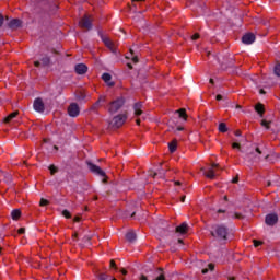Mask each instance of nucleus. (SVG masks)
I'll return each instance as SVG.
<instances>
[{
  "label": "nucleus",
  "mask_w": 280,
  "mask_h": 280,
  "mask_svg": "<svg viewBox=\"0 0 280 280\" xmlns=\"http://www.w3.org/2000/svg\"><path fill=\"white\" fill-rule=\"evenodd\" d=\"M265 222L268 226H275L279 222V217L277 213H270L266 215Z\"/></svg>",
  "instance_id": "0eeeda50"
},
{
  "label": "nucleus",
  "mask_w": 280,
  "mask_h": 280,
  "mask_svg": "<svg viewBox=\"0 0 280 280\" xmlns=\"http://www.w3.org/2000/svg\"><path fill=\"white\" fill-rule=\"evenodd\" d=\"M62 217L69 219V218H71V212H69V210H63Z\"/></svg>",
  "instance_id": "473e14b6"
},
{
  "label": "nucleus",
  "mask_w": 280,
  "mask_h": 280,
  "mask_svg": "<svg viewBox=\"0 0 280 280\" xmlns=\"http://www.w3.org/2000/svg\"><path fill=\"white\" fill-rule=\"evenodd\" d=\"M80 27L83 30H93V24L91 21V18L85 15L80 22H79Z\"/></svg>",
  "instance_id": "6e6552de"
},
{
  "label": "nucleus",
  "mask_w": 280,
  "mask_h": 280,
  "mask_svg": "<svg viewBox=\"0 0 280 280\" xmlns=\"http://www.w3.org/2000/svg\"><path fill=\"white\" fill-rule=\"evenodd\" d=\"M132 62L135 63L139 62V58H137V56L132 57Z\"/></svg>",
  "instance_id": "a18cd8bd"
},
{
  "label": "nucleus",
  "mask_w": 280,
  "mask_h": 280,
  "mask_svg": "<svg viewBox=\"0 0 280 280\" xmlns=\"http://www.w3.org/2000/svg\"><path fill=\"white\" fill-rule=\"evenodd\" d=\"M18 233H19L20 235H23V233H25V228H21L20 230H18Z\"/></svg>",
  "instance_id": "ea45409f"
},
{
  "label": "nucleus",
  "mask_w": 280,
  "mask_h": 280,
  "mask_svg": "<svg viewBox=\"0 0 280 280\" xmlns=\"http://www.w3.org/2000/svg\"><path fill=\"white\" fill-rule=\"evenodd\" d=\"M125 101L124 98H118L116 101H113L109 105V113H117L124 106Z\"/></svg>",
  "instance_id": "39448f33"
},
{
  "label": "nucleus",
  "mask_w": 280,
  "mask_h": 280,
  "mask_svg": "<svg viewBox=\"0 0 280 280\" xmlns=\"http://www.w3.org/2000/svg\"><path fill=\"white\" fill-rule=\"evenodd\" d=\"M178 244H183V240L179 238V240H178Z\"/></svg>",
  "instance_id": "bf43d9fd"
},
{
  "label": "nucleus",
  "mask_w": 280,
  "mask_h": 280,
  "mask_svg": "<svg viewBox=\"0 0 280 280\" xmlns=\"http://www.w3.org/2000/svg\"><path fill=\"white\" fill-rule=\"evenodd\" d=\"M154 279L153 280H167V277L165 276V270L163 268H158L154 271Z\"/></svg>",
  "instance_id": "f8f14e48"
},
{
  "label": "nucleus",
  "mask_w": 280,
  "mask_h": 280,
  "mask_svg": "<svg viewBox=\"0 0 280 280\" xmlns=\"http://www.w3.org/2000/svg\"><path fill=\"white\" fill-rule=\"evenodd\" d=\"M88 166L93 174H97V176H106V173H104L100 166L93 164L92 162H88Z\"/></svg>",
  "instance_id": "1a4fd4ad"
},
{
  "label": "nucleus",
  "mask_w": 280,
  "mask_h": 280,
  "mask_svg": "<svg viewBox=\"0 0 280 280\" xmlns=\"http://www.w3.org/2000/svg\"><path fill=\"white\" fill-rule=\"evenodd\" d=\"M260 93L264 95L266 92L264 90H260Z\"/></svg>",
  "instance_id": "e2e57ef3"
},
{
  "label": "nucleus",
  "mask_w": 280,
  "mask_h": 280,
  "mask_svg": "<svg viewBox=\"0 0 280 280\" xmlns=\"http://www.w3.org/2000/svg\"><path fill=\"white\" fill-rule=\"evenodd\" d=\"M102 79L104 80V82H106L107 85L115 86V82L110 81L113 77L109 73H104L102 75Z\"/></svg>",
  "instance_id": "a211bd4d"
},
{
  "label": "nucleus",
  "mask_w": 280,
  "mask_h": 280,
  "mask_svg": "<svg viewBox=\"0 0 280 280\" xmlns=\"http://www.w3.org/2000/svg\"><path fill=\"white\" fill-rule=\"evenodd\" d=\"M33 108L37 113H45V103H43V100L36 98L33 103Z\"/></svg>",
  "instance_id": "9d476101"
},
{
  "label": "nucleus",
  "mask_w": 280,
  "mask_h": 280,
  "mask_svg": "<svg viewBox=\"0 0 280 280\" xmlns=\"http://www.w3.org/2000/svg\"><path fill=\"white\" fill-rule=\"evenodd\" d=\"M210 84H213V79H210Z\"/></svg>",
  "instance_id": "338daca9"
},
{
  "label": "nucleus",
  "mask_w": 280,
  "mask_h": 280,
  "mask_svg": "<svg viewBox=\"0 0 280 280\" xmlns=\"http://www.w3.org/2000/svg\"><path fill=\"white\" fill-rule=\"evenodd\" d=\"M275 75L280 78V63H277L273 68Z\"/></svg>",
  "instance_id": "c756f323"
},
{
  "label": "nucleus",
  "mask_w": 280,
  "mask_h": 280,
  "mask_svg": "<svg viewBox=\"0 0 280 280\" xmlns=\"http://www.w3.org/2000/svg\"><path fill=\"white\" fill-rule=\"evenodd\" d=\"M202 275H207V272H209V269H207V268H205V269H202Z\"/></svg>",
  "instance_id": "49530a36"
},
{
  "label": "nucleus",
  "mask_w": 280,
  "mask_h": 280,
  "mask_svg": "<svg viewBox=\"0 0 280 280\" xmlns=\"http://www.w3.org/2000/svg\"><path fill=\"white\" fill-rule=\"evenodd\" d=\"M255 40V34L247 33L242 37V42L244 45H253V42Z\"/></svg>",
  "instance_id": "ddd939ff"
},
{
  "label": "nucleus",
  "mask_w": 280,
  "mask_h": 280,
  "mask_svg": "<svg viewBox=\"0 0 280 280\" xmlns=\"http://www.w3.org/2000/svg\"><path fill=\"white\" fill-rule=\"evenodd\" d=\"M75 73H78V75H84V73H86L89 71V67H86V65L84 63H79L75 66Z\"/></svg>",
  "instance_id": "4468645a"
},
{
  "label": "nucleus",
  "mask_w": 280,
  "mask_h": 280,
  "mask_svg": "<svg viewBox=\"0 0 280 280\" xmlns=\"http://www.w3.org/2000/svg\"><path fill=\"white\" fill-rule=\"evenodd\" d=\"M11 218L12 220H19L21 218V211L19 209L12 210Z\"/></svg>",
  "instance_id": "b1692460"
},
{
  "label": "nucleus",
  "mask_w": 280,
  "mask_h": 280,
  "mask_svg": "<svg viewBox=\"0 0 280 280\" xmlns=\"http://www.w3.org/2000/svg\"><path fill=\"white\" fill-rule=\"evenodd\" d=\"M218 213H224V210H219Z\"/></svg>",
  "instance_id": "052dcab7"
},
{
  "label": "nucleus",
  "mask_w": 280,
  "mask_h": 280,
  "mask_svg": "<svg viewBox=\"0 0 280 280\" xmlns=\"http://www.w3.org/2000/svg\"><path fill=\"white\" fill-rule=\"evenodd\" d=\"M236 108H242V106L241 105H236Z\"/></svg>",
  "instance_id": "774afa93"
},
{
  "label": "nucleus",
  "mask_w": 280,
  "mask_h": 280,
  "mask_svg": "<svg viewBox=\"0 0 280 280\" xmlns=\"http://www.w3.org/2000/svg\"><path fill=\"white\" fill-rule=\"evenodd\" d=\"M151 176L153 178H155V176H160V178H163V176H165V170L160 168V170H158V172H154L153 174H151Z\"/></svg>",
  "instance_id": "393cba45"
},
{
  "label": "nucleus",
  "mask_w": 280,
  "mask_h": 280,
  "mask_svg": "<svg viewBox=\"0 0 280 280\" xmlns=\"http://www.w3.org/2000/svg\"><path fill=\"white\" fill-rule=\"evenodd\" d=\"M272 185V183L268 182L267 183V187H270Z\"/></svg>",
  "instance_id": "13d9d810"
},
{
  "label": "nucleus",
  "mask_w": 280,
  "mask_h": 280,
  "mask_svg": "<svg viewBox=\"0 0 280 280\" xmlns=\"http://www.w3.org/2000/svg\"><path fill=\"white\" fill-rule=\"evenodd\" d=\"M188 225L187 223H182L179 226L176 228V233H180L182 235L187 233Z\"/></svg>",
  "instance_id": "aec40b11"
},
{
  "label": "nucleus",
  "mask_w": 280,
  "mask_h": 280,
  "mask_svg": "<svg viewBox=\"0 0 280 280\" xmlns=\"http://www.w3.org/2000/svg\"><path fill=\"white\" fill-rule=\"evenodd\" d=\"M177 113L182 119H185V121H187V113L185 112V109H179L177 110Z\"/></svg>",
  "instance_id": "c85d7f7f"
},
{
  "label": "nucleus",
  "mask_w": 280,
  "mask_h": 280,
  "mask_svg": "<svg viewBox=\"0 0 280 280\" xmlns=\"http://www.w3.org/2000/svg\"><path fill=\"white\" fill-rule=\"evenodd\" d=\"M110 268H117V266L115 265V260H110Z\"/></svg>",
  "instance_id": "c03bdc74"
},
{
  "label": "nucleus",
  "mask_w": 280,
  "mask_h": 280,
  "mask_svg": "<svg viewBox=\"0 0 280 280\" xmlns=\"http://www.w3.org/2000/svg\"><path fill=\"white\" fill-rule=\"evenodd\" d=\"M127 66L129 67V69H132V63H128Z\"/></svg>",
  "instance_id": "6e6d98bb"
},
{
  "label": "nucleus",
  "mask_w": 280,
  "mask_h": 280,
  "mask_svg": "<svg viewBox=\"0 0 280 280\" xmlns=\"http://www.w3.org/2000/svg\"><path fill=\"white\" fill-rule=\"evenodd\" d=\"M16 115H19V112H13L11 114H9L5 118H4V124H10V121L12 119H14L16 117Z\"/></svg>",
  "instance_id": "5701e85b"
},
{
  "label": "nucleus",
  "mask_w": 280,
  "mask_h": 280,
  "mask_svg": "<svg viewBox=\"0 0 280 280\" xmlns=\"http://www.w3.org/2000/svg\"><path fill=\"white\" fill-rule=\"evenodd\" d=\"M10 30H19L21 27L22 22L19 19H13L8 23Z\"/></svg>",
  "instance_id": "2eb2a0df"
},
{
  "label": "nucleus",
  "mask_w": 280,
  "mask_h": 280,
  "mask_svg": "<svg viewBox=\"0 0 280 280\" xmlns=\"http://www.w3.org/2000/svg\"><path fill=\"white\" fill-rule=\"evenodd\" d=\"M210 233L219 242H224L229 237V229L224 225H213Z\"/></svg>",
  "instance_id": "f257e3e1"
},
{
  "label": "nucleus",
  "mask_w": 280,
  "mask_h": 280,
  "mask_svg": "<svg viewBox=\"0 0 280 280\" xmlns=\"http://www.w3.org/2000/svg\"><path fill=\"white\" fill-rule=\"evenodd\" d=\"M234 135H235V137H242V131L236 130V131L234 132Z\"/></svg>",
  "instance_id": "37998d69"
},
{
  "label": "nucleus",
  "mask_w": 280,
  "mask_h": 280,
  "mask_svg": "<svg viewBox=\"0 0 280 280\" xmlns=\"http://www.w3.org/2000/svg\"><path fill=\"white\" fill-rule=\"evenodd\" d=\"M137 125L139 126L141 124V120L140 119H137L136 120Z\"/></svg>",
  "instance_id": "5fc2aeb1"
},
{
  "label": "nucleus",
  "mask_w": 280,
  "mask_h": 280,
  "mask_svg": "<svg viewBox=\"0 0 280 280\" xmlns=\"http://www.w3.org/2000/svg\"><path fill=\"white\" fill-rule=\"evenodd\" d=\"M198 38H200V34L196 33L191 36L192 40H198Z\"/></svg>",
  "instance_id": "e433bc0d"
},
{
  "label": "nucleus",
  "mask_w": 280,
  "mask_h": 280,
  "mask_svg": "<svg viewBox=\"0 0 280 280\" xmlns=\"http://www.w3.org/2000/svg\"><path fill=\"white\" fill-rule=\"evenodd\" d=\"M101 39L104 43L105 47H107L108 49H110V51H113V54H115L116 48H115V44L113 43V40H110V38L101 35Z\"/></svg>",
  "instance_id": "9b49d317"
},
{
  "label": "nucleus",
  "mask_w": 280,
  "mask_h": 280,
  "mask_svg": "<svg viewBox=\"0 0 280 280\" xmlns=\"http://www.w3.org/2000/svg\"><path fill=\"white\" fill-rule=\"evenodd\" d=\"M261 126H264L268 130V128H270V121L261 120Z\"/></svg>",
  "instance_id": "f704fd0d"
},
{
  "label": "nucleus",
  "mask_w": 280,
  "mask_h": 280,
  "mask_svg": "<svg viewBox=\"0 0 280 280\" xmlns=\"http://www.w3.org/2000/svg\"><path fill=\"white\" fill-rule=\"evenodd\" d=\"M49 171H50V174L54 175L56 174V172H58V167H56L55 165H50Z\"/></svg>",
  "instance_id": "2f4dec72"
},
{
  "label": "nucleus",
  "mask_w": 280,
  "mask_h": 280,
  "mask_svg": "<svg viewBox=\"0 0 280 280\" xmlns=\"http://www.w3.org/2000/svg\"><path fill=\"white\" fill-rule=\"evenodd\" d=\"M1 25H3V16L2 15H0V27H1Z\"/></svg>",
  "instance_id": "de8ad7c7"
},
{
  "label": "nucleus",
  "mask_w": 280,
  "mask_h": 280,
  "mask_svg": "<svg viewBox=\"0 0 280 280\" xmlns=\"http://www.w3.org/2000/svg\"><path fill=\"white\" fill-rule=\"evenodd\" d=\"M83 242L86 244L88 242H91V236H84Z\"/></svg>",
  "instance_id": "58836bf2"
},
{
  "label": "nucleus",
  "mask_w": 280,
  "mask_h": 280,
  "mask_svg": "<svg viewBox=\"0 0 280 280\" xmlns=\"http://www.w3.org/2000/svg\"><path fill=\"white\" fill-rule=\"evenodd\" d=\"M237 180H238V179H237V177H236V178H234V179L232 180V183H237Z\"/></svg>",
  "instance_id": "4d7b16f0"
},
{
  "label": "nucleus",
  "mask_w": 280,
  "mask_h": 280,
  "mask_svg": "<svg viewBox=\"0 0 280 280\" xmlns=\"http://www.w3.org/2000/svg\"><path fill=\"white\" fill-rule=\"evenodd\" d=\"M68 115L70 117H78L80 115V106L77 103H71L68 107Z\"/></svg>",
  "instance_id": "423d86ee"
},
{
  "label": "nucleus",
  "mask_w": 280,
  "mask_h": 280,
  "mask_svg": "<svg viewBox=\"0 0 280 280\" xmlns=\"http://www.w3.org/2000/svg\"><path fill=\"white\" fill-rule=\"evenodd\" d=\"M126 240L127 242H130L131 244L133 242H137V233H135V231H129L127 234H126Z\"/></svg>",
  "instance_id": "f3484780"
},
{
  "label": "nucleus",
  "mask_w": 280,
  "mask_h": 280,
  "mask_svg": "<svg viewBox=\"0 0 280 280\" xmlns=\"http://www.w3.org/2000/svg\"><path fill=\"white\" fill-rule=\"evenodd\" d=\"M0 176H3L5 183H12V175L9 173H5L3 171H0Z\"/></svg>",
  "instance_id": "4be33fe9"
},
{
  "label": "nucleus",
  "mask_w": 280,
  "mask_h": 280,
  "mask_svg": "<svg viewBox=\"0 0 280 280\" xmlns=\"http://www.w3.org/2000/svg\"><path fill=\"white\" fill-rule=\"evenodd\" d=\"M126 119H128V116L126 114H120L115 116L109 124L113 128H121V126L126 124Z\"/></svg>",
  "instance_id": "20e7f679"
},
{
  "label": "nucleus",
  "mask_w": 280,
  "mask_h": 280,
  "mask_svg": "<svg viewBox=\"0 0 280 280\" xmlns=\"http://www.w3.org/2000/svg\"><path fill=\"white\" fill-rule=\"evenodd\" d=\"M180 200H182V202H185V197H182V199H180Z\"/></svg>",
  "instance_id": "680f3d73"
},
{
  "label": "nucleus",
  "mask_w": 280,
  "mask_h": 280,
  "mask_svg": "<svg viewBox=\"0 0 280 280\" xmlns=\"http://www.w3.org/2000/svg\"><path fill=\"white\" fill-rule=\"evenodd\" d=\"M217 100H218V102H220V100H222V95L218 94Z\"/></svg>",
  "instance_id": "603ef678"
},
{
  "label": "nucleus",
  "mask_w": 280,
  "mask_h": 280,
  "mask_svg": "<svg viewBox=\"0 0 280 280\" xmlns=\"http://www.w3.org/2000/svg\"><path fill=\"white\" fill-rule=\"evenodd\" d=\"M215 170H220V164L212 163L207 171L205 170V167H202L201 172H203V176H206V178H210V180H213V178L218 176V173H215Z\"/></svg>",
  "instance_id": "7ed1b4c3"
},
{
  "label": "nucleus",
  "mask_w": 280,
  "mask_h": 280,
  "mask_svg": "<svg viewBox=\"0 0 280 280\" xmlns=\"http://www.w3.org/2000/svg\"><path fill=\"white\" fill-rule=\"evenodd\" d=\"M177 130H179V131L183 130V127H178Z\"/></svg>",
  "instance_id": "69168bd1"
},
{
  "label": "nucleus",
  "mask_w": 280,
  "mask_h": 280,
  "mask_svg": "<svg viewBox=\"0 0 280 280\" xmlns=\"http://www.w3.org/2000/svg\"><path fill=\"white\" fill-rule=\"evenodd\" d=\"M100 280H108V275L106 273H101L98 277Z\"/></svg>",
  "instance_id": "c9c22d12"
},
{
  "label": "nucleus",
  "mask_w": 280,
  "mask_h": 280,
  "mask_svg": "<svg viewBox=\"0 0 280 280\" xmlns=\"http://www.w3.org/2000/svg\"><path fill=\"white\" fill-rule=\"evenodd\" d=\"M120 272L121 275H128V271H126V269H121Z\"/></svg>",
  "instance_id": "8fccbe9b"
},
{
  "label": "nucleus",
  "mask_w": 280,
  "mask_h": 280,
  "mask_svg": "<svg viewBox=\"0 0 280 280\" xmlns=\"http://www.w3.org/2000/svg\"><path fill=\"white\" fill-rule=\"evenodd\" d=\"M234 218H235V220H244L243 214H242V213H238V212H235V213H234Z\"/></svg>",
  "instance_id": "72a5a7b5"
},
{
  "label": "nucleus",
  "mask_w": 280,
  "mask_h": 280,
  "mask_svg": "<svg viewBox=\"0 0 280 280\" xmlns=\"http://www.w3.org/2000/svg\"><path fill=\"white\" fill-rule=\"evenodd\" d=\"M255 110L256 113H258V115H260V117H264V113H265L264 104L261 103L256 104Z\"/></svg>",
  "instance_id": "412c9836"
},
{
  "label": "nucleus",
  "mask_w": 280,
  "mask_h": 280,
  "mask_svg": "<svg viewBox=\"0 0 280 280\" xmlns=\"http://www.w3.org/2000/svg\"><path fill=\"white\" fill-rule=\"evenodd\" d=\"M34 66H35V67H40V61H35V62H34Z\"/></svg>",
  "instance_id": "09e8293b"
},
{
  "label": "nucleus",
  "mask_w": 280,
  "mask_h": 280,
  "mask_svg": "<svg viewBox=\"0 0 280 280\" xmlns=\"http://www.w3.org/2000/svg\"><path fill=\"white\" fill-rule=\"evenodd\" d=\"M133 110L136 117H139V115H143V104L142 103H136L133 105Z\"/></svg>",
  "instance_id": "dca6fc26"
},
{
  "label": "nucleus",
  "mask_w": 280,
  "mask_h": 280,
  "mask_svg": "<svg viewBox=\"0 0 280 280\" xmlns=\"http://www.w3.org/2000/svg\"><path fill=\"white\" fill-rule=\"evenodd\" d=\"M254 246L257 248L258 246H261V242L254 240Z\"/></svg>",
  "instance_id": "4c0bfd02"
},
{
  "label": "nucleus",
  "mask_w": 280,
  "mask_h": 280,
  "mask_svg": "<svg viewBox=\"0 0 280 280\" xmlns=\"http://www.w3.org/2000/svg\"><path fill=\"white\" fill-rule=\"evenodd\" d=\"M140 280H148V277H145V276L142 275V276L140 277Z\"/></svg>",
  "instance_id": "3c124183"
},
{
  "label": "nucleus",
  "mask_w": 280,
  "mask_h": 280,
  "mask_svg": "<svg viewBox=\"0 0 280 280\" xmlns=\"http://www.w3.org/2000/svg\"><path fill=\"white\" fill-rule=\"evenodd\" d=\"M244 159L248 161V163H259V161H261V150L257 147L247 149Z\"/></svg>",
  "instance_id": "f03ea898"
},
{
  "label": "nucleus",
  "mask_w": 280,
  "mask_h": 280,
  "mask_svg": "<svg viewBox=\"0 0 280 280\" xmlns=\"http://www.w3.org/2000/svg\"><path fill=\"white\" fill-rule=\"evenodd\" d=\"M102 102H106V97L101 96L91 107V110H97L100 108V104H102Z\"/></svg>",
  "instance_id": "6ab92c4d"
},
{
  "label": "nucleus",
  "mask_w": 280,
  "mask_h": 280,
  "mask_svg": "<svg viewBox=\"0 0 280 280\" xmlns=\"http://www.w3.org/2000/svg\"><path fill=\"white\" fill-rule=\"evenodd\" d=\"M74 222H80V217H75Z\"/></svg>",
  "instance_id": "864d4df0"
},
{
  "label": "nucleus",
  "mask_w": 280,
  "mask_h": 280,
  "mask_svg": "<svg viewBox=\"0 0 280 280\" xmlns=\"http://www.w3.org/2000/svg\"><path fill=\"white\" fill-rule=\"evenodd\" d=\"M47 205H49V200H47V199H40V202H39V206L40 207H47Z\"/></svg>",
  "instance_id": "7c9ffc66"
},
{
  "label": "nucleus",
  "mask_w": 280,
  "mask_h": 280,
  "mask_svg": "<svg viewBox=\"0 0 280 280\" xmlns=\"http://www.w3.org/2000/svg\"><path fill=\"white\" fill-rule=\"evenodd\" d=\"M175 185H180V182H175Z\"/></svg>",
  "instance_id": "0e129e2a"
},
{
  "label": "nucleus",
  "mask_w": 280,
  "mask_h": 280,
  "mask_svg": "<svg viewBox=\"0 0 280 280\" xmlns=\"http://www.w3.org/2000/svg\"><path fill=\"white\" fill-rule=\"evenodd\" d=\"M40 62H42L43 67H47L49 65V62H51V59L49 57L45 56L40 59Z\"/></svg>",
  "instance_id": "bb28decb"
},
{
  "label": "nucleus",
  "mask_w": 280,
  "mask_h": 280,
  "mask_svg": "<svg viewBox=\"0 0 280 280\" xmlns=\"http://www.w3.org/2000/svg\"><path fill=\"white\" fill-rule=\"evenodd\" d=\"M208 268H209V270H214L215 265H213V264H209V265H208Z\"/></svg>",
  "instance_id": "79ce46f5"
},
{
  "label": "nucleus",
  "mask_w": 280,
  "mask_h": 280,
  "mask_svg": "<svg viewBox=\"0 0 280 280\" xmlns=\"http://www.w3.org/2000/svg\"><path fill=\"white\" fill-rule=\"evenodd\" d=\"M229 128H226V124L220 122L219 124V132H228Z\"/></svg>",
  "instance_id": "cd10ccee"
},
{
  "label": "nucleus",
  "mask_w": 280,
  "mask_h": 280,
  "mask_svg": "<svg viewBox=\"0 0 280 280\" xmlns=\"http://www.w3.org/2000/svg\"><path fill=\"white\" fill-rule=\"evenodd\" d=\"M176 148H177V142H176V140H173L171 143H168V150H170V152H172V153L176 152Z\"/></svg>",
  "instance_id": "a878e982"
},
{
  "label": "nucleus",
  "mask_w": 280,
  "mask_h": 280,
  "mask_svg": "<svg viewBox=\"0 0 280 280\" xmlns=\"http://www.w3.org/2000/svg\"><path fill=\"white\" fill-rule=\"evenodd\" d=\"M232 148H237V150H240L241 145H240V143L234 142V143L232 144Z\"/></svg>",
  "instance_id": "a19ab883"
}]
</instances>
